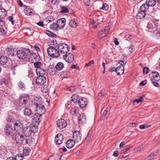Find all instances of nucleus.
Wrapping results in <instances>:
<instances>
[{
  "mask_svg": "<svg viewBox=\"0 0 160 160\" xmlns=\"http://www.w3.org/2000/svg\"><path fill=\"white\" fill-rule=\"evenodd\" d=\"M47 51L48 55L52 58H57L60 55L58 49L52 46L48 48Z\"/></svg>",
  "mask_w": 160,
  "mask_h": 160,
  "instance_id": "f257e3e1",
  "label": "nucleus"
},
{
  "mask_svg": "<svg viewBox=\"0 0 160 160\" xmlns=\"http://www.w3.org/2000/svg\"><path fill=\"white\" fill-rule=\"evenodd\" d=\"M57 49L60 53L66 54L69 50V47L67 44L65 43H62L59 44L57 46Z\"/></svg>",
  "mask_w": 160,
  "mask_h": 160,
  "instance_id": "f03ea898",
  "label": "nucleus"
},
{
  "mask_svg": "<svg viewBox=\"0 0 160 160\" xmlns=\"http://www.w3.org/2000/svg\"><path fill=\"white\" fill-rule=\"evenodd\" d=\"M30 50L28 48L25 50H19L17 51L16 55L20 59H24L27 58L28 52H30Z\"/></svg>",
  "mask_w": 160,
  "mask_h": 160,
  "instance_id": "7ed1b4c3",
  "label": "nucleus"
},
{
  "mask_svg": "<svg viewBox=\"0 0 160 160\" xmlns=\"http://www.w3.org/2000/svg\"><path fill=\"white\" fill-rule=\"evenodd\" d=\"M14 128L15 131L18 132H22L23 128L22 123L19 121H17L14 123Z\"/></svg>",
  "mask_w": 160,
  "mask_h": 160,
  "instance_id": "20e7f679",
  "label": "nucleus"
},
{
  "mask_svg": "<svg viewBox=\"0 0 160 160\" xmlns=\"http://www.w3.org/2000/svg\"><path fill=\"white\" fill-rule=\"evenodd\" d=\"M110 30V27L109 26L106 27L104 30H101L99 32L98 37V38H102L106 36Z\"/></svg>",
  "mask_w": 160,
  "mask_h": 160,
  "instance_id": "39448f33",
  "label": "nucleus"
},
{
  "mask_svg": "<svg viewBox=\"0 0 160 160\" xmlns=\"http://www.w3.org/2000/svg\"><path fill=\"white\" fill-rule=\"evenodd\" d=\"M4 132L7 136H12L13 135V130L12 127L8 124L5 126Z\"/></svg>",
  "mask_w": 160,
  "mask_h": 160,
  "instance_id": "423d86ee",
  "label": "nucleus"
},
{
  "mask_svg": "<svg viewBox=\"0 0 160 160\" xmlns=\"http://www.w3.org/2000/svg\"><path fill=\"white\" fill-rule=\"evenodd\" d=\"M82 134L78 131H75L73 133V138L76 142H79L81 140Z\"/></svg>",
  "mask_w": 160,
  "mask_h": 160,
  "instance_id": "0eeeda50",
  "label": "nucleus"
},
{
  "mask_svg": "<svg viewBox=\"0 0 160 160\" xmlns=\"http://www.w3.org/2000/svg\"><path fill=\"white\" fill-rule=\"evenodd\" d=\"M36 106V111L37 113L40 115H42L44 113L45 111V109L44 106L41 104H38L35 105Z\"/></svg>",
  "mask_w": 160,
  "mask_h": 160,
  "instance_id": "6e6552de",
  "label": "nucleus"
},
{
  "mask_svg": "<svg viewBox=\"0 0 160 160\" xmlns=\"http://www.w3.org/2000/svg\"><path fill=\"white\" fill-rule=\"evenodd\" d=\"M6 28L4 22L1 19H0V32L1 35L4 36L6 33Z\"/></svg>",
  "mask_w": 160,
  "mask_h": 160,
  "instance_id": "1a4fd4ad",
  "label": "nucleus"
},
{
  "mask_svg": "<svg viewBox=\"0 0 160 160\" xmlns=\"http://www.w3.org/2000/svg\"><path fill=\"white\" fill-rule=\"evenodd\" d=\"M63 56L64 59L68 63H71L74 60L73 55L69 53H67Z\"/></svg>",
  "mask_w": 160,
  "mask_h": 160,
  "instance_id": "9d476101",
  "label": "nucleus"
},
{
  "mask_svg": "<svg viewBox=\"0 0 160 160\" xmlns=\"http://www.w3.org/2000/svg\"><path fill=\"white\" fill-rule=\"evenodd\" d=\"M24 139V138L23 136L19 133L17 134L15 136V140L16 142L17 143L19 144L22 143Z\"/></svg>",
  "mask_w": 160,
  "mask_h": 160,
  "instance_id": "9b49d317",
  "label": "nucleus"
},
{
  "mask_svg": "<svg viewBox=\"0 0 160 160\" xmlns=\"http://www.w3.org/2000/svg\"><path fill=\"white\" fill-rule=\"evenodd\" d=\"M57 127L60 129H62L66 126L67 122L64 119H61L57 121Z\"/></svg>",
  "mask_w": 160,
  "mask_h": 160,
  "instance_id": "f8f14e48",
  "label": "nucleus"
},
{
  "mask_svg": "<svg viewBox=\"0 0 160 160\" xmlns=\"http://www.w3.org/2000/svg\"><path fill=\"white\" fill-rule=\"evenodd\" d=\"M78 103L80 107L82 108L86 106L88 103V101L86 98H82L79 99Z\"/></svg>",
  "mask_w": 160,
  "mask_h": 160,
  "instance_id": "ddd939ff",
  "label": "nucleus"
},
{
  "mask_svg": "<svg viewBox=\"0 0 160 160\" xmlns=\"http://www.w3.org/2000/svg\"><path fill=\"white\" fill-rule=\"evenodd\" d=\"M46 78L44 76H39L36 79V82L37 85H41L44 84L46 82Z\"/></svg>",
  "mask_w": 160,
  "mask_h": 160,
  "instance_id": "4468645a",
  "label": "nucleus"
},
{
  "mask_svg": "<svg viewBox=\"0 0 160 160\" xmlns=\"http://www.w3.org/2000/svg\"><path fill=\"white\" fill-rule=\"evenodd\" d=\"M22 132L23 134L26 137H29L32 134L30 129L29 126L23 127Z\"/></svg>",
  "mask_w": 160,
  "mask_h": 160,
  "instance_id": "2eb2a0df",
  "label": "nucleus"
},
{
  "mask_svg": "<svg viewBox=\"0 0 160 160\" xmlns=\"http://www.w3.org/2000/svg\"><path fill=\"white\" fill-rule=\"evenodd\" d=\"M55 67L52 65H50L48 68V71L49 74L51 75H55L57 71L56 70Z\"/></svg>",
  "mask_w": 160,
  "mask_h": 160,
  "instance_id": "dca6fc26",
  "label": "nucleus"
},
{
  "mask_svg": "<svg viewBox=\"0 0 160 160\" xmlns=\"http://www.w3.org/2000/svg\"><path fill=\"white\" fill-rule=\"evenodd\" d=\"M66 21V19L63 18L58 20L57 21L58 27L59 28H63L65 25Z\"/></svg>",
  "mask_w": 160,
  "mask_h": 160,
  "instance_id": "f3484780",
  "label": "nucleus"
},
{
  "mask_svg": "<svg viewBox=\"0 0 160 160\" xmlns=\"http://www.w3.org/2000/svg\"><path fill=\"white\" fill-rule=\"evenodd\" d=\"M55 139L56 143L59 145L62 142L63 139V136L61 134H58L56 136Z\"/></svg>",
  "mask_w": 160,
  "mask_h": 160,
  "instance_id": "a211bd4d",
  "label": "nucleus"
},
{
  "mask_svg": "<svg viewBox=\"0 0 160 160\" xmlns=\"http://www.w3.org/2000/svg\"><path fill=\"white\" fill-rule=\"evenodd\" d=\"M147 27L149 29L148 31L150 32H153L156 29V26L153 22L148 23Z\"/></svg>",
  "mask_w": 160,
  "mask_h": 160,
  "instance_id": "6ab92c4d",
  "label": "nucleus"
},
{
  "mask_svg": "<svg viewBox=\"0 0 160 160\" xmlns=\"http://www.w3.org/2000/svg\"><path fill=\"white\" fill-rule=\"evenodd\" d=\"M36 71L37 75L38 76H44L46 72L45 70L42 67L38 69H36Z\"/></svg>",
  "mask_w": 160,
  "mask_h": 160,
  "instance_id": "aec40b11",
  "label": "nucleus"
},
{
  "mask_svg": "<svg viewBox=\"0 0 160 160\" xmlns=\"http://www.w3.org/2000/svg\"><path fill=\"white\" fill-rule=\"evenodd\" d=\"M28 98L26 96H22L19 98V102L22 104H26L28 102Z\"/></svg>",
  "mask_w": 160,
  "mask_h": 160,
  "instance_id": "412c9836",
  "label": "nucleus"
},
{
  "mask_svg": "<svg viewBox=\"0 0 160 160\" xmlns=\"http://www.w3.org/2000/svg\"><path fill=\"white\" fill-rule=\"evenodd\" d=\"M75 142H76L74 141H73L72 139L68 140L66 143V146L69 149L71 148L74 145Z\"/></svg>",
  "mask_w": 160,
  "mask_h": 160,
  "instance_id": "4be33fe9",
  "label": "nucleus"
},
{
  "mask_svg": "<svg viewBox=\"0 0 160 160\" xmlns=\"http://www.w3.org/2000/svg\"><path fill=\"white\" fill-rule=\"evenodd\" d=\"M147 16V14L142 11L138 12L137 14L136 17L138 19H141L145 18Z\"/></svg>",
  "mask_w": 160,
  "mask_h": 160,
  "instance_id": "5701e85b",
  "label": "nucleus"
},
{
  "mask_svg": "<svg viewBox=\"0 0 160 160\" xmlns=\"http://www.w3.org/2000/svg\"><path fill=\"white\" fill-rule=\"evenodd\" d=\"M124 69L123 66H118L116 68V72L118 75H122L124 73Z\"/></svg>",
  "mask_w": 160,
  "mask_h": 160,
  "instance_id": "b1692460",
  "label": "nucleus"
},
{
  "mask_svg": "<svg viewBox=\"0 0 160 160\" xmlns=\"http://www.w3.org/2000/svg\"><path fill=\"white\" fill-rule=\"evenodd\" d=\"M77 20L75 18H73L70 20L69 24L71 27L75 28L77 26Z\"/></svg>",
  "mask_w": 160,
  "mask_h": 160,
  "instance_id": "393cba45",
  "label": "nucleus"
},
{
  "mask_svg": "<svg viewBox=\"0 0 160 160\" xmlns=\"http://www.w3.org/2000/svg\"><path fill=\"white\" fill-rule=\"evenodd\" d=\"M78 120L79 123L83 124L86 121V117L83 115H80L78 117Z\"/></svg>",
  "mask_w": 160,
  "mask_h": 160,
  "instance_id": "a878e982",
  "label": "nucleus"
},
{
  "mask_svg": "<svg viewBox=\"0 0 160 160\" xmlns=\"http://www.w3.org/2000/svg\"><path fill=\"white\" fill-rule=\"evenodd\" d=\"M30 129L32 133H35L38 132V127L36 124H34L32 125L29 126Z\"/></svg>",
  "mask_w": 160,
  "mask_h": 160,
  "instance_id": "bb28decb",
  "label": "nucleus"
},
{
  "mask_svg": "<svg viewBox=\"0 0 160 160\" xmlns=\"http://www.w3.org/2000/svg\"><path fill=\"white\" fill-rule=\"evenodd\" d=\"M149 6L146 2L142 5L140 7V10L141 11L145 12L148 10Z\"/></svg>",
  "mask_w": 160,
  "mask_h": 160,
  "instance_id": "cd10ccee",
  "label": "nucleus"
},
{
  "mask_svg": "<svg viewBox=\"0 0 160 160\" xmlns=\"http://www.w3.org/2000/svg\"><path fill=\"white\" fill-rule=\"evenodd\" d=\"M92 134V131L90 130H89L88 132L87 136L85 140V143H87L88 144L89 142L91 140V137Z\"/></svg>",
  "mask_w": 160,
  "mask_h": 160,
  "instance_id": "c85d7f7f",
  "label": "nucleus"
},
{
  "mask_svg": "<svg viewBox=\"0 0 160 160\" xmlns=\"http://www.w3.org/2000/svg\"><path fill=\"white\" fill-rule=\"evenodd\" d=\"M16 53L13 49H11L8 52L7 54L9 57H12L16 55Z\"/></svg>",
  "mask_w": 160,
  "mask_h": 160,
  "instance_id": "c756f323",
  "label": "nucleus"
},
{
  "mask_svg": "<svg viewBox=\"0 0 160 160\" xmlns=\"http://www.w3.org/2000/svg\"><path fill=\"white\" fill-rule=\"evenodd\" d=\"M8 61V58L6 57L1 56L0 57V63L2 65L5 64Z\"/></svg>",
  "mask_w": 160,
  "mask_h": 160,
  "instance_id": "7c9ffc66",
  "label": "nucleus"
},
{
  "mask_svg": "<svg viewBox=\"0 0 160 160\" xmlns=\"http://www.w3.org/2000/svg\"><path fill=\"white\" fill-rule=\"evenodd\" d=\"M55 67L57 70L60 71L63 68L64 65L62 62H58Z\"/></svg>",
  "mask_w": 160,
  "mask_h": 160,
  "instance_id": "2f4dec72",
  "label": "nucleus"
},
{
  "mask_svg": "<svg viewBox=\"0 0 160 160\" xmlns=\"http://www.w3.org/2000/svg\"><path fill=\"white\" fill-rule=\"evenodd\" d=\"M156 0H146V2L149 7L154 6L156 4Z\"/></svg>",
  "mask_w": 160,
  "mask_h": 160,
  "instance_id": "473e14b6",
  "label": "nucleus"
},
{
  "mask_svg": "<svg viewBox=\"0 0 160 160\" xmlns=\"http://www.w3.org/2000/svg\"><path fill=\"white\" fill-rule=\"evenodd\" d=\"M7 13L6 11L3 8L0 9V18H4Z\"/></svg>",
  "mask_w": 160,
  "mask_h": 160,
  "instance_id": "72a5a7b5",
  "label": "nucleus"
},
{
  "mask_svg": "<svg viewBox=\"0 0 160 160\" xmlns=\"http://www.w3.org/2000/svg\"><path fill=\"white\" fill-rule=\"evenodd\" d=\"M18 86L19 88L22 91H24L26 89V86L25 83L21 81H20L18 82Z\"/></svg>",
  "mask_w": 160,
  "mask_h": 160,
  "instance_id": "f704fd0d",
  "label": "nucleus"
},
{
  "mask_svg": "<svg viewBox=\"0 0 160 160\" xmlns=\"http://www.w3.org/2000/svg\"><path fill=\"white\" fill-rule=\"evenodd\" d=\"M32 10L30 8L26 7L24 9V12L25 14L29 16L31 15L32 13Z\"/></svg>",
  "mask_w": 160,
  "mask_h": 160,
  "instance_id": "c9c22d12",
  "label": "nucleus"
},
{
  "mask_svg": "<svg viewBox=\"0 0 160 160\" xmlns=\"http://www.w3.org/2000/svg\"><path fill=\"white\" fill-rule=\"evenodd\" d=\"M31 151L30 148L27 147H26L23 149V154L25 156H28Z\"/></svg>",
  "mask_w": 160,
  "mask_h": 160,
  "instance_id": "e433bc0d",
  "label": "nucleus"
},
{
  "mask_svg": "<svg viewBox=\"0 0 160 160\" xmlns=\"http://www.w3.org/2000/svg\"><path fill=\"white\" fill-rule=\"evenodd\" d=\"M23 112L24 115L27 116H30L32 113V111L31 110L28 108H26Z\"/></svg>",
  "mask_w": 160,
  "mask_h": 160,
  "instance_id": "4c0bfd02",
  "label": "nucleus"
},
{
  "mask_svg": "<svg viewBox=\"0 0 160 160\" xmlns=\"http://www.w3.org/2000/svg\"><path fill=\"white\" fill-rule=\"evenodd\" d=\"M58 27L57 23H53L52 24H51L50 26V28L55 31H56L58 30Z\"/></svg>",
  "mask_w": 160,
  "mask_h": 160,
  "instance_id": "58836bf2",
  "label": "nucleus"
},
{
  "mask_svg": "<svg viewBox=\"0 0 160 160\" xmlns=\"http://www.w3.org/2000/svg\"><path fill=\"white\" fill-rule=\"evenodd\" d=\"M79 99L78 96L77 94L72 95L71 97L72 100L75 103L77 102H78Z\"/></svg>",
  "mask_w": 160,
  "mask_h": 160,
  "instance_id": "ea45409f",
  "label": "nucleus"
},
{
  "mask_svg": "<svg viewBox=\"0 0 160 160\" xmlns=\"http://www.w3.org/2000/svg\"><path fill=\"white\" fill-rule=\"evenodd\" d=\"M153 73V77L155 81H158L160 79L159 75L157 72H154Z\"/></svg>",
  "mask_w": 160,
  "mask_h": 160,
  "instance_id": "a19ab883",
  "label": "nucleus"
},
{
  "mask_svg": "<svg viewBox=\"0 0 160 160\" xmlns=\"http://www.w3.org/2000/svg\"><path fill=\"white\" fill-rule=\"evenodd\" d=\"M105 92V90L104 89H102L100 91L98 96V98L99 99H101L102 97L104 96Z\"/></svg>",
  "mask_w": 160,
  "mask_h": 160,
  "instance_id": "79ce46f5",
  "label": "nucleus"
},
{
  "mask_svg": "<svg viewBox=\"0 0 160 160\" xmlns=\"http://www.w3.org/2000/svg\"><path fill=\"white\" fill-rule=\"evenodd\" d=\"M6 121L7 122L11 123L12 122H14V119L11 116L9 115L6 118Z\"/></svg>",
  "mask_w": 160,
  "mask_h": 160,
  "instance_id": "37998d69",
  "label": "nucleus"
},
{
  "mask_svg": "<svg viewBox=\"0 0 160 160\" xmlns=\"http://www.w3.org/2000/svg\"><path fill=\"white\" fill-rule=\"evenodd\" d=\"M14 158L15 160H22L23 157L22 154L19 153L17 154Z\"/></svg>",
  "mask_w": 160,
  "mask_h": 160,
  "instance_id": "c03bdc74",
  "label": "nucleus"
},
{
  "mask_svg": "<svg viewBox=\"0 0 160 160\" xmlns=\"http://www.w3.org/2000/svg\"><path fill=\"white\" fill-rule=\"evenodd\" d=\"M127 62V59L126 57H125L122 60H119L118 62L119 64H120L122 66H123Z\"/></svg>",
  "mask_w": 160,
  "mask_h": 160,
  "instance_id": "a18cd8bd",
  "label": "nucleus"
},
{
  "mask_svg": "<svg viewBox=\"0 0 160 160\" xmlns=\"http://www.w3.org/2000/svg\"><path fill=\"white\" fill-rule=\"evenodd\" d=\"M144 147V146L143 145H141L135 148L134 150V152H137L142 150Z\"/></svg>",
  "mask_w": 160,
  "mask_h": 160,
  "instance_id": "49530a36",
  "label": "nucleus"
},
{
  "mask_svg": "<svg viewBox=\"0 0 160 160\" xmlns=\"http://www.w3.org/2000/svg\"><path fill=\"white\" fill-rule=\"evenodd\" d=\"M34 65L36 69L41 68L42 66V63L41 62H35L34 63Z\"/></svg>",
  "mask_w": 160,
  "mask_h": 160,
  "instance_id": "de8ad7c7",
  "label": "nucleus"
},
{
  "mask_svg": "<svg viewBox=\"0 0 160 160\" xmlns=\"http://www.w3.org/2000/svg\"><path fill=\"white\" fill-rule=\"evenodd\" d=\"M69 12V10L68 8L64 6L62 7L60 12L62 13H68Z\"/></svg>",
  "mask_w": 160,
  "mask_h": 160,
  "instance_id": "09e8293b",
  "label": "nucleus"
},
{
  "mask_svg": "<svg viewBox=\"0 0 160 160\" xmlns=\"http://www.w3.org/2000/svg\"><path fill=\"white\" fill-rule=\"evenodd\" d=\"M158 151L156 150V151H154L152 153H151L150 155L149 156L150 157V158H151V160L154 157L156 156L158 153Z\"/></svg>",
  "mask_w": 160,
  "mask_h": 160,
  "instance_id": "8fccbe9b",
  "label": "nucleus"
},
{
  "mask_svg": "<svg viewBox=\"0 0 160 160\" xmlns=\"http://www.w3.org/2000/svg\"><path fill=\"white\" fill-rule=\"evenodd\" d=\"M109 8V6L107 3H103L102 6L100 8L101 9H103L105 11H108Z\"/></svg>",
  "mask_w": 160,
  "mask_h": 160,
  "instance_id": "3c124183",
  "label": "nucleus"
},
{
  "mask_svg": "<svg viewBox=\"0 0 160 160\" xmlns=\"http://www.w3.org/2000/svg\"><path fill=\"white\" fill-rule=\"evenodd\" d=\"M71 112L72 114L76 115L78 112V110L76 109H72L71 110Z\"/></svg>",
  "mask_w": 160,
  "mask_h": 160,
  "instance_id": "603ef678",
  "label": "nucleus"
},
{
  "mask_svg": "<svg viewBox=\"0 0 160 160\" xmlns=\"http://www.w3.org/2000/svg\"><path fill=\"white\" fill-rule=\"evenodd\" d=\"M110 109L109 108H107L106 110L104 111L102 116H106L110 111Z\"/></svg>",
  "mask_w": 160,
  "mask_h": 160,
  "instance_id": "864d4df0",
  "label": "nucleus"
},
{
  "mask_svg": "<svg viewBox=\"0 0 160 160\" xmlns=\"http://www.w3.org/2000/svg\"><path fill=\"white\" fill-rule=\"evenodd\" d=\"M94 60H92L90 61L89 62L86 63L85 65V66L86 67H88V66H91L92 64H93L94 63Z\"/></svg>",
  "mask_w": 160,
  "mask_h": 160,
  "instance_id": "5fc2aeb1",
  "label": "nucleus"
},
{
  "mask_svg": "<svg viewBox=\"0 0 160 160\" xmlns=\"http://www.w3.org/2000/svg\"><path fill=\"white\" fill-rule=\"evenodd\" d=\"M46 34L49 36L54 37V36L56 35L53 34V33L52 32L48 31H47L46 32Z\"/></svg>",
  "mask_w": 160,
  "mask_h": 160,
  "instance_id": "6e6d98bb",
  "label": "nucleus"
},
{
  "mask_svg": "<svg viewBox=\"0 0 160 160\" xmlns=\"http://www.w3.org/2000/svg\"><path fill=\"white\" fill-rule=\"evenodd\" d=\"M125 37L126 39L128 41L130 40L132 38V37L131 35L129 34H126Z\"/></svg>",
  "mask_w": 160,
  "mask_h": 160,
  "instance_id": "4d7b16f0",
  "label": "nucleus"
},
{
  "mask_svg": "<svg viewBox=\"0 0 160 160\" xmlns=\"http://www.w3.org/2000/svg\"><path fill=\"white\" fill-rule=\"evenodd\" d=\"M83 2L85 5L87 6H89L91 4L89 0H83Z\"/></svg>",
  "mask_w": 160,
  "mask_h": 160,
  "instance_id": "13d9d810",
  "label": "nucleus"
},
{
  "mask_svg": "<svg viewBox=\"0 0 160 160\" xmlns=\"http://www.w3.org/2000/svg\"><path fill=\"white\" fill-rule=\"evenodd\" d=\"M149 69L147 67H144L143 68V72L144 74H147L148 72Z\"/></svg>",
  "mask_w": 160,
  "mask_h": 160,
  "instance_id": "bf43d9fd",
  "label": "nucleus"
},
{
  "mask_svg": "<svg viewBox=\"0 0 160 160\" xmlns=\"http://www.w3.org/2000/svg\"><path fill=\"white\" fill-rule=\"evenodd\" d=\"M41 91L43 92H45V93H47L48 92V88L47 87H43L41 89Z\"/></svg>",
  "mask_w": 160,
  "mask_h": 160,
  "instance_id": "052dcab7",
  "label": "nucleus"
},
{
  "mask_svg": "<svg viewBox=\"0 0 160 160\" xmlns=\"http://www.w3.org/2000/svg\"><path fill=\"white\" fill-rule=\"evenodd\" d=\"M108 70L110 72H113L115 71L116 72V68L113 67H111L109 68Z\"/></svg>",
  "mask_w": 160,
  "mask_h": 160,
  "instance_id": "680f3d73",
  "label": "nucleus"
},
{
  "mask_svg": "<svg viewBox=\"0 0 160 160\" xmlns=\"http://www.w3.org/2000/svg\"><path fill=\"white\" fill-rule=\"evenodd\" d=\"M134 50V46H133L131 45L130 46L129 50L130 52L131 53H132Z\"/></svg>",
  "mask_w": 160,
  "mask_h": 160,
  "instance_id": "e2e57ef3",
  "label": "nucleus"
},
{
  "mask_svg": "<svg viewBox=\"0 0 160 160\" xmlns=\"http://www.w3.org/2000/svg\"><path fill=\"white\" fill-rule=\"evenodd\" d=\"M68 90L70 91L71 92H73L75 90V88L74 87H69L68 88Z\"/></svg>",
  "mask_w": 160,
  "mask_h": 160,
  "instance_id": "0e129e2a",
  "label": "nucleus"
},
{
  "mask_svg": "<svg viewBox=\"0 0 160 160\" xmlns=\"http://www.w3.org/2000/svg\"><path fill=\"white\" fill-rule=\"evenodd\" d=\"M33 119L34 122H36L37 123H38L39 122V118L38 117L34 118Z\"/></svg>",
  "mask_w": 160,
  "mask_h": 160,
  "instance_id": "69168bd1",
  "label": "nucleus"
},
{
  "mask_svg": "<svg viewBox=\"0 0 160 160\" xmlns=\"http://www.w3.org/2000/svg\"><path fill=\"white\" fill-rule=\"evenodd\" d=\"M147 127H148L147 125L146 124H145L144 125L142 124L140 125V126H139V128L141 129H144L145 128H147Z\"/></svg>",
  "mask_w": 160,
  "mask_h": 160,
  "instance_id": "338daca9",
  "label": "nucleus"
},
{
  "mask_svg": "<svg viewBox=\"0 0 160 160\" xmlns=\"http://www.w3.org/2000/svg\"><path fill=\"white\" fill-rule=\"evenodd\" d=\"M156 81H152V84H153V85L156 87H159V84Z\"/></svg>",
  "mask_w": 160,
  "mask_h": 160,
  "instance_id": "774afa93",
  "label": "nucleus"
}]
</instances>
